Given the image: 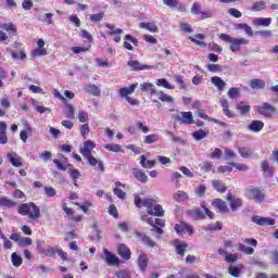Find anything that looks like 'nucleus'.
I'll return each mask as SVG.
<instances>
[{
	"label": "nucleus",
	"mask_w": 278,
	"mask_h": 278,
	"mask_svg": "<svg viewBox=\"0 0 278 278\" xmlns=\"http://www.w3.org/2000/svg\"><path fill=\"white\" fill-rule=\"evenodd\" d=\"M136 207H147V212L150 216H164V208L162 205L156 204L153 199H143L136 195L135 197Z\"/></svg>",
	"instance_id": "nucleus-1"
},
{
	"label": "nucleus",
	"mask_w": 278,
	"mask_h": 278,
	"mask_svg": "<svg viewBox=\"0 0 278 278\" xmlns=\"http://www.w3.org/2000/svg\"><path fill=\"white\" fill-rule=\"evenodd\" d=\"M17 212L18 214H22V216H28L30 220L40 218V207H38L34 202L21 204Z\"/></svg>",
	"instance_id": "nucleus-2"
},
{
	"label": "nucleus",
	"mask_w": 278,
	"mask_h": 278,
	"mask_svg": "<svg viewBox=\"0 0 278 278\" xmlns=\"http://www.w3.org/2000/svg\"><path fill=\"white\" fill-rule=\"evenodd\" d=\"M219 40H224V42H228L230 45L229 49H230V51H232V53H238V51H240V47H242V45H249V39H247V38L236 39L233 37H230L227 34H220Z\"/></svg>",
	"instance_id": "nucleus-3"
},
{
	"label": "nucleus",
	"mask_w": 278,
	"mask_h": 278,
	"mask_svg": "<svg viewBox=\"0 0 278 278\" xmlns=\"http://www.w3.org/2000/svg\"><path fill=\"white\" fill-rule=\"evenodd\" d=\"M247 199H250V201H254V203L262 204L264 201H266V193H264V190L260 188H249L245 191Z\"/></svg>",
	"instance_id": "nucleus-4"
},
{
	"label": "nucleus",
	"mask_w": 278,
	"mask_h": 278,
	"mask_svg": "<svg viewBox=\"0 0 278 278\" xmlns=\"http://www.w3.org/2000/svg\"><path fill=\"white\" fill-rule=\"evenodd\" d=\"M175 123H180V125H192L194 123V117L192 112H180L173 116Z\"/></svg>",
	"instance_id": "nucleus-5"
},
{
	"label": "nucleus",
	"mask_w": 278,
	"mask_h": 278,
	"mask_svg": "<svg viewBox=\"0 0 278 278\" xmlns=\"http://www.w3.org/2000/svg\"><path fill=\"white\" fill-rule=\"evenodd\" d=\"M256 112L266 118H270L277 109L269 103H263L261 106H257Z\"/></svg>",
	"instance_id": "nucleus-6"
},
{
	"label": "nucleus",
	"mask_w": 278,
	"mask_h": 278,
	"mask_svg": "<svg viewBox=\"0 0 278 278\" xmlns=\"http://www.w3.org/2000/svg\"><path fill=\"white\" fill-rule=\"evenodd\" d=\"M252 223H255V225H260V227H268L275 225V219L254 215L252 216Z\"/></svg>",
	"instance_id": "nucleus-7"
},
{
	"label": "nucleus",
	"mask_w": 278,
	"mask_h": 278,
	"mask_svg": "<svg viewBox=\"0 0 278 278\" xmlns=\"http://www.w3.org/2000/svg\"><path fill=\"white\" fill-rule=\"evenodd\" d=\"M7 160L15 168H21V166H23V159L16 152H9L7 154Z\"/></svg>",
	"instance_id": "nucleus-8"
},
{
	"label": "nucleus",
	"mask_w": 278,
	"mask_h": 278,
	"mask_svg": "<svg viewBox=\"0 0 278 278\" xmlns=\"http://www.w3.org/2000/svg\"><path fill=\"white\" fill-rule=\"evenodd\" d=\"M105 262L109 266H118L121 264V260L110 252L108 249H103Z\"/></svg>",
	"instance_id": "nucleus-9"
},
{
	"label": "nucleus",
	"mask_w": 278,
	"mask_h": 278,
	"mask_svg": "<svg viewBox=\"0 0 278 278\" xmlns=\"http://www.w3.org/2000/svg\"><path fill=\"white\" fill-rule=\"evenodd\" d=\"M226 200L229 202L232 212H236L238 207H242V200L240 198H236L231 192L227 194Z\"/></svg>",
	"instance_id": "nucleus-10"
},
{
	"label": "nucleus",
	"mask_w": 278,
	"mask_h": 278,
	"mask_svg": "<svg viewBox=\"0 0 278 278\" xmlns=\"http://www.w3.org/2000/svg\"><path fill=\"white\" fill-rule=\"evenodd\" d=\"M174 229L176 231V233L180 235V233H189V236H192V233H194V230L192 229V226L186 224V223H180V224H176L174 226Z\"/></svg>",
	"instance_id": "nucleus-11"
},
{
	"label": "nucleus",
	"mask_w": 278,
	"mask_h": 278,
	"mask_svg": "<svg viewBox=\"0 0 278 278\" xmlns=\"http://www.w3.org/2000/svg\"><path fill=\"white\" fill-rule=\"evenodd\" d=\"M94 149V142L91 140L85 141L84 147L80 149V153L85 160L92 156V150Z\"/></svg>",
	"instance_id": "nucleus-12"
},
{
	"label": "nucleus",
	"mask_w": 278,
	"mask_h": 278,
	"mask_svg": "<svg viewBox=\"0 0 278 278\" xmlns=\"http://www.w3.org/2000/svg\"><path fill=\"white\" fill-rule=\"evenodd\" d=\"M53 164H55L58 170H66L68 166H71V164H68V159L62 154H60V160H53Z\"/></svg>",
	"instance_id": "nucleus-13"
},
{
	"label": "nucleus",
	"mask_w": 278,
	"mask_h": 278,
	"mask_svg": "<svg viewBox=\"0 0 278 278\" xmlns=\"http://www.w3.org/2000/svg\"><path fill=\"white\" fill-rule=\"evenodd\" d=\"M128 66L131 68V71H147V68H154L153 65H144L141 64L139 61H128Z\"/></svg>",
	"instance_id": "nucleus-14"
},
{
	"label": "nucleus",
	"mask_w": 278,
	"mask_h": 278,
	"mask_svg": "<svg viewBox=\"0 0 278 278\" xmlns=\"http://www.w3.org/2000/svg\"><path fill=\"white\" fill-rule=\"evenodd\" d=\"M213 207L219 210L223 214H227L229 212V207L227 206V202L222 199H215L212 203Z\"/></svg>",
	"instance_id": "nucleus-15"
},
{
	"label": "nucleus",
	"mask_w": 278,
	"mask_h": 278,
	"mask_svg": "<svg viewBox=\"0 0 278 278\" xmlns=\"http://www.w3.org/2000/svg\"><path fill=\"white\" fill-rule=\"evenodd\" d=\"M273 23L270 17H256L252 21L254 27H268Z\"/></svg>",
	"instance_id": "nucleus-16"
},
{
	"label": "nucleus",
	"mask_w": 278,
	"mask_h": 278,
	"mask_svg": "<svg viewBox=\"0 0 278 278\" xmlns=\"http://www.w3.org/2000/svg\"><path fill=\"white\" fill-rule=\"evenodd\" d=\"M249 131H253V134H260L264 129V122L262 121H252L248 125Z\"/></svg>",
	"instance_id": "nucleus-17"
},
{
	"label": "nucleus",
	"mask_w": 278,
	"mask_h": 278,
	"mask_svg": "<svg viewBox=\"0 0 278 278\" xmlns=\"http://www.w3.org/2000/svg\"><path fill=\"white\" fill-rule=\"evenodd\" d=\"M117 253L123 260H131V250L124 243L118 245Z\"/></svg>",
	"instance_id": "nucleus-18"
},
{
	"label": "nucleus",
	"mask_w": 278,
	"mask_h": 278,
	"mask_svg": "<svg viewBox=\"0 0 278 278\" xmlns=\"http://www.w3.org/2000/svg\"><path fill=\"white\" fill-rule=\"evenodd\" d=\"M87 162L92 167L98 166L97 169L100 170V173H103V170H105V167L103 166V162H101V160H98L92 155L87 157Z\"/></svg>",
	"instance_id": "nucleus-19"
},
{
	"label": "nucleus",
	"mask_w": 278,
	"mask_h": 278,
	"mask_svg": "<svg viewBox=\"0 0 278 278\" xmlns=\"http://www.w3.org/2000/svg\"><path fill=\"white\" fill-rule=\"evenodd\" d=\"M211 83L213 84V86H215V88H217L219 92H223V90H225L227 86V83H225V80H223V78L218 76L212 77Z\"/></svg>",
	"instance_id": "nucleus-20"
},
{
	"label": "nucleus",
	"mask_w": 278,
	"mask_h": 278,
	"mask_svg": "<svg viewBox=\"0 0 278 278\" xmlns=\"http://www.w3.org/2000/svg\"><path fill=\"white\" fill-rule=\"evenodd\" d=\"M137 264L141 273H144L147 270V266H149V257H147V254H140L137 260Z\"/></svg>",
	"instance_id": "nucleus-21"
},
{
	"label": "nucleus",
	"mask_w": 278,
	"mask_h": 278,
	"mask_svg": "<svg viewBox=\"0 0 278 278\" xmlns=\"http://www.w3.org/2000/svg\"><path fill=\"white\" fill-rule=\"evenodd\" d=\"M132 175L138 181H140V184H147V181H149L147 174L138 168H132Z\"/></svg>",
	"instance_id": "nucleus-22"
},
{
	"label": "nucleus",
	"mask_w": 278,
	"mask_h": 278,
	"mask_svg": "<svg viewBox=\"0 0 278 278\" xmlns=\"http://www.w3.org/2000/svg\"><path fill=\"white\" fill-rule=\"evenodd\" d=\"M174 245L176 248L177 255L184 257L186 255V249H188V244H186L184 241H175Z\"/></svg>",
	"instance_id": "nucleus-23"
},
{
	"label": "nucleus",
	"mask_w": 278,
	"mask_h": 278,
	"mask_svg": "<svg viewBox=\"0 0 278 278\" xmlns=\"http://www.w3.org/2000/svg\"><path fill=\"white\" fill-rule=\"evenodd\" d=\"M189 40H191V42H194L195 45H198V47H201L202 49H205V47H207V43L201 40H205V35L203 34H198L195 35V37H189Z\"/></svg>",
	"instance_id": "nucleus-24"
},
{
	"label": "nucleus",
	"mask_w": 278,
	"mask_h": 278,
	"mask_svg": "<svg viewBox=\"0 0 278 278\" xmlns=\"http://www.w3.org/2000/svg\"><path fill=\"white\" fill-rule=\"evenodd\" d=\"M85 90L88 94H91V97H100L101 96V88H99L97 85H87L85 87Z\"/></svg>",
	"instance_id": "nucleus-25"
},
{
	"label": "nucleus",
	"mask_w": 278,
	"mask_h": 278,
	"mask_svg": "<svg viewBox=\"0 0 278 278\" xmlns=\"http://www.w3.org/2000/svg\"><path fill=\"white\" fill-rule=\"evenodd\" d=\"M139 27L141 29H147V31H151V34H157V31H160V29L157 28V25H155V23L141 22L139 24Z\"/></svg>",
	"instance_id": "nucleus-26"
},
{
	"label": "nucleus",
	"mask_w": 278,
	"mask_h": 278,
	"mask_svg": "<svg viewBox=\"0 0 278 278\" xmlns=\"http://www.w3.org/2000/svg\"><path fill=\"white\" fill-rule=\"evenodd\" d=\"M68 175L73 179L74 186H77V179L81 177V173H79V169L73 168V165H67Z\"/></svg>",
	"instance_id": "nucleus-27"
},
{
	"label": "nucleus",
	"mask_w": 278,
	"mask_h": 278,
	"mask_svg": "<svg viewBox=\"0 0 278 278\" xmlns=\"http://www.w3.org/2000/svg\"><path fill=\"white\" fill-rule=\"evenodd\" d=\"M136 88H138V84L130 85L127 88H121L119 96L125 97V99H127V97H129V94H134V92H136Z\"/></svg>",
	"instance_id": "nucleus-28"
},
{
	"label": "nucleus",
	"mask_w": 278,
	"mask_h": 278,
	"mask_svg": "<svg viewBox=\"0 0 278 278\" xmlns=\"http://www.w3.org/2000/svg\"><path fill=\"white\" fill-rule=\"evenodd\" d=\"M140 88H141L142 92H150L151 97H153V94L157 93V90H155V85L151 84V83H142L140 85Z\"/></svg>",
	"instance_id": "nucleus-29"
},
{
	"label": "nucleus",
	"mask_w": 278,
	"mask_h": 278,
	"mask_svg": "<svg viewBox=\"0 0 278 278\" xmlns=\"http://www.w3.org/2000/svg\"><path fill=\"white\" fill-rule=\"evenodd\" d=\"M212 186L220 194L227 192V185H225L223 180H212Z\"/></svg>",
	"instance_id": "nucleus-30"
},
{
	"label": "nucleus",
	"mask_w": 278,
	"mask_h": 278,
	"mask_svg": "<svg viewBox=\"0 0 278 278\" xmlns=\"http://www.w3.org/2000/svg\"><path fill=\"white\" fill-rule=\"evenodd\" d=\"M250 88H252V90H262L266 88V83L262 79L255 78L250 81Z\"/></svg>",
	"instance_id": "nucleus-31"
},
{
	"label": "nucleus",
	"mask_w": 278,
	"mask_h": 278,
	"mask_svg": "<svg viewBox=\"0 0 278 278\" xmlns=\"http://www.w3.org/2000/svg\"><path fill=\"white\" fill-rule=\"evenodd\" d=\"M266 1L260 0L252 4L250 8L251 12H262V10H266Z\"/></svg>",
	"instance_id": "nucleus-32"
},
{
	"label": "nucleus",
	"mask_w": 278,
	"mask_h": 278,
	"mask_svg": "<svg viewBox=\"0 0 278 278\" xmlns=\"http://www.w3.org/2000/svg\"><path fill=\"white\" fill-rule=\"evenodd\" d=\"M200 168L204 173H210V172L216 173V169L214 168V164H212V162H210V161L202 162L200 164Z\"/></svg>",
	"instance_id": "nucleus-33"
},
{
	"label": "nucleus",
	"mask_w": 278,
	"mask_h": 278,
	"mask_svg": "<svg viewBox=\"0 0 278 278\" xmlns=\"http://www.w3.org/2000/svg\"><path fill=\"white\" fill-rule=\"evenodd\" d=\"M237 110L240 112L242 116H244L251 112V105H248L244 102H239L237 104Z\"/></svg>",
	"instance_id": "nucleus-34"
},
{
	"label": "nucleus",
	"mask_w": 278,
	"mask_h": 278,
	"mask_svg": "<svg viewBox=\"0 0 278 278\" xmlns=\"http://www.w3.org/2000/svg\"><path fill=\"white\" fill-rule=\"evenodd\" d=\"M243 268H244V267H243L242 265L230 266V267L228 268V273H229V275H231L232 277L238 278V277H240V273H242V269H243Z\"/></svg>",
	"instance_id": "nucleus-35"
},
{
	"label": "nucleus",
	"mask_w": 278,
	"mask_h": 278,
	"mask_svg": "<svg viewBox=\"0 0 278 278\" xmlns=\"http://www.w3.org/2000/svg\"><path fill=\"white\" fill-rule=\"evenodd\" d=\"M220 105L224 110V114L228 116V118H231V116H233V112L229 110V101L227 99H222Z\"/></svg>",
	"instance_id": "nucleus-36"
},
{
	"label": "nucleus",
	"mask_w": 278,
	"mask_h": 278,
	"mask_svg": "<svg viewBox=\"0 0 278 278\" xmlns=\"http://www.w3.org/2000/svg\"><path fill=\"white\" fill-rule=\"evenodd\" d=\"M140 164H141L142 168H153V166H155V160L148 161L147 156L141 155Z\"/></svg>",
	"instance_id": "nucleus-37"
},
{
	"label": "nucleus",
	"mask_w": 278,
	"mask_h": 278,
	"mask_svg": "<svg viewBox=\"0 0 278 278\" xmlns=\"http://www.w3.org/2000/svg\"><path fill=\"white\" fill-rule=\"evenodd\" d=\"M154 94H157L160 101H163L164 103H173L174 101L173 97L164 93L163 91H156Z\"/></svg>",
	"instance_id": "nucleus-38"
},
{
	"label": "nucleus",
	"mask_w": 278,
	"mask_h": 278,
	"mask_svg": "<svg viewBox=\"0 0 278 278\" xmlns=\"http://www.w3.org/2000/svg\"><path fill=\"white\" fill-rule=\"evenodd\" d=\"M104 149H106V151H111L112 153H121V151H123L121 146L116 143H108L104 146Z\"/></svg>",
	"instance_id": "nucleus-39"
},
{
	"label": "nucleus",
	"mask_w": 278,
	"mask_h": 278,
	"mask_svg": "<svg viewBox=\"0 0 278 278\" xmlns=\"http://www.w3.org/2000/svg\"><path fill=\"white\" fill-rule=\"evenodd\" d=\"M105 27L111 30V31H109V36L123 34V29L116 28V26L114 24H105Z\"/></svg>",
	"instance_id": "nucleus-40"
},
{
	"label": "nucleus",
	"mask_w": 278,
	"mask_h": 278,
	"mask_svg": "<svg viewBox=\"0 0 278 278\" xmlns=\"http://www.w3.org/2000/svg\"><path fill=\"white\" fill-rule=\"evenodd\" d=\"M236 28L243 29L248 36L253 37V28H251V26L248 24H237Z\"/></svg>",
	"instance_id": "nucleus-41"
},
{
	"label": "nucleus",
	"mask_w": 278,
	"mask_h": 278,
	"mask_svg": "<svg viewBox=\"0 0 278 278\" xmlns=\"http://www.w3.org/2000/svg\"><path fill=\"white\" fill-rule=\"evenodd\" d=\"M11 260H12L13 266H15L16 268H18V266H21V264H23V257H21V255L16 254V252H14L11 255Z\"/></svg>",
	"instance_id": "nucleus-42"
},
{
	"label": "nucleus",
	"mask_w": 278,
	"mask_h": 278,
	"mask_svg": "<svg viewBox=\"0 0 278 278\" xmlns=\"http://www.w3.org/2000/svg\"><path fill=\"white\" fill-rule=\"evenodd\" d=\"M211 160H220L223 157V150L215 148L210 154Z\"/></svg>",
	"instance_id": "nucleus-43"
},
{
	"label": "nucleus",
	"mask_w": 278,
	"mask_h": 278,
	"mask_svg": "<svg viewBox=\"0 0 278 278\" xmlns=\"http://www.w3.org/2000/svg\"><path fill=\"white\" fill-rule=\"evenodd\" d=\"M174 201H188V193L178 191L173 195Z\"/></svg>",
	"instance_id": "nucleus-44"
},
{
	"label": "nucleus",
	"mask_w": 278,
	"mask_h": 278,
	"mask_svg": "<svg viewBox=\"0 0 278 278\" xmlns=\"http://www.w3.org/2000/svg\"><path fill=\"white\" fill-rule=\"evenodd\" d=\"M160 140V135L153 134V135H148L144 138V143L146 144H153V142H157Z\"/></svg>",
	"instance_id": "nucleus-45"
},
{
	"label": "nucleus",
	"mask_w": 278,
	"mask_h": 278,
	"mask_svg": "<svg viewBox=\"0 0 278 278\" xmlns=\"http://www.w3.org/2000/svg\"><path fill=\"white\" fill-rule=\"evenodd\" d=\"M238 152L241 155V157H251L253 155V151L249 148H238Z\"/></svg>",
	"instance_id": "nucleus-46"
},
{
	"label": "nucleus",
	"mask_w": 278,
	"mask_h": 278,
	"mask_svg": "<svg viewBox=\"0 0 278 278\" xmlns=\"http://www.w3.org/2000/svg\"><path fill=\"white\" fill-rule=\"evenodd\" d=\"M192 137L194 138V140H203V138L207 137V131L203 129L197 130L192 134Z\"/></svg>",
	"instance_id": "nucleus-47"
},
{
	"label": "nucleus",
	"mask_w": 278,
	"mask_h": 278,
	"mask_svg": "<svg viewBox=\"0 0 278 278\" xmlns=\"http://www.w3.org/2000/svg\"><path fill=\"white\" fill-rule=\"evenodd\" d=\"M15 205L16 204L8 198H1L0 199V206L1 207H14Z\"/></svg>",
	"instance_id": "nucleus-48"
},
{
	"label": "nucleus",
	"mask_w": 278,
	"mask_h": 278,
	"mask_svg": "<svg viewBox=\"0 0 278 278\" xmlns=\"http://www.w3.org/2000/svg\"><path fill=\"white\" fill-rule=\"evenodd\" d=\"M260 168L263 173H268L269 175H273V170L270 169V164H268V161H262L260 163Z\"/></svg>",
	"instance_id": "nucleus-49"
},
{
	"label": "nucleus",
	"mask_w": 278,
	"mask_h": 278,
	"mask_svg": "<svg viewBox=\"0 0 278 278\" xmlns=\"http://www.w3.org/2000/svg\"><path fill=\"white\" fill-rule=\"evenodd\" d=\"M207 190V187H205V185H200L198 187L194 188V193L197 194V197H205V192Z\"/></svg>",
	"instance_id": "nucleus-50"
},
{
	"label": "nucleus",
	"mask_w": 278,
	"mask_h": 278,
	"mask_svg": "<svg viewBox=\"0 0 278 278\" xmlns=\"http://www.w3.org/2000/svg\"><path fill=\"white\" fill-rule=\"evenodd\" d=\"M239 251L245 253L247 255H253V253H255V249L249 248L242 243L239 244Z\"/></svg>",
	"instance_id": "nucleus-51"
},
{
	"label": "nucleus",
	"mask_w": 278,
	"mask_h": 278,
	"mask_svg": "<svg viewBox=\"0 0 278 278\" xmlns=\"http://www.w3.org/2000/svg\"><path fill=\"white\" fill-rule=\"evenodd\" d=\"M235 166L229 163L228 165H222L217 168V173H231Z\"/></svg>",
	"instance_id": "nucleus-52"
},
{
	"label": "nucleus",
	"mask_w": 278,
	"mask_h": 278,
	"mask_svg": "<svg viewBox=\"0 0 278 278\" xmlns=\"http://www.w3.org/2000/svg\"><path fill=\"white\" fill-rule=\"evenodd\" d=\"M156 85L157 86H163V88H167V90H174L175 89V87L170 86V84H168V80H166L164 78L157 79Z\"/></svg>",
	"instance_id": "nucleus-53"
},
{
	"label": "nucleus",
	"mask_w": 278,
	"mask_h": 278,
	"mask_svg": "<svg viewBox=\"0 0 278 278\" xmlns=\"http://www.w3.org/2000/svg\"><path fill=\"white\" fill-rule=\"evenodd\" d=\"M228 97L230 99H237V97H240V89L232 87L228 90Z\"/></svg>",
	"instance_id": "nucleus-54"
},
{
	"label": "nucleus",
	"mask_w": 278,
	"mask_h": 278,
	"mask_svg": "<svg viewBox=\"0 0 278 278\" xmlns=\"http://www.w3.org/2000/svg\"><path fill=\"white\" fill-rule=\"evenodd\" d=\"M104 16H105V13H103V12L97 13V14H92L90 16V21H91V23H100V21H103Z\"/></svg>",
	"instance_id": "nucleus-55"
},
{
	"label": "nucleus",
	"mask_w": 278,
	"mask_h": 278,
	"mask_svg": "<svg viewBox=\"0 0 278 278\" xmlns=\"http://www.w3.org/2000/svg\"><path fill=\"white\" fill-rule=\"evenodd\" d=\"M115 276L117 278H131V273L127 269H122L119 271H115Z\"/></svg>",
	"instance_id": "nucleus-56"
},
{
	"label": "nucleus",
	"mask_w": 278,
	"mask_h": 278,
	"mask_svg": "<svg viewBox=\"0 0 278 278\" xmlns=\"http://www.w3.org/2000/svg\"><path fill=\"white\" fill-rule=\"evenodd\" d=\"M52 155H53V154H52L50 151H43V152H41V153L39 154V159H40L42 162L47 163V162H49V160H51Z\"/></svg>",
	"instance_id": "nucleus-57"
},
{
	"label": "nucleus",
	"mask_w": 278,
	"mask_h": 278,
	"mask_svg": "<svg viewBox=\"0 0 278 278\" xmlns=\"http://www.w3.org/2000/svg\"><path fill=\"white\" fill-rule=\"evenodd\" d=\"M48 51L46 48H37L34 50L33 55L34 58H42V55H47Z\"/></svg>",
	"instance_id": "nucleus-58"
},
{
	"label": "nucleus",
	"mask_w": 278,
	"mask_h": 278,
	"mask_svg": "<svg viewBox=\"0 0 278 278\" xmlns=\"http://www.w3.org/2000/svg\"><path fill=\"white\" fill-rule=\"evenodd\" d=\"M66 111H65V116L67 118H75V108H73L72 104H67L66 106Z\"/></svg>",
	"instance_id": "nucleus-59"
},
{
	"label": "nucleus",
	"mask_w": 278,
	"mask_h": 278,
	"mask_svg": "<svg viewBox=\"0 0 278 278\" xmlns=\"http://www.w3.org/2000/svg\"><path fill=\"white\" fill-rule=\"evenodd\" d=\"M40 253L43 255H47L48 257H55V249L54 248H48L40 250Z\"/></svg>",
	"instance_id": "nucleus-60"
},
{
	"label": "nucleus",
	"mask_w": 278,
	"mask_h": 278,
	"mask_svg": "<svg viewBox=\"0 0 278 278\" xmlns=\"http://www.w3.org/2000/svg\"><path fill=\"white\" fill-rule=\"evenodd\" d=\"M228 14H230V16H233V18H241L242 17V12H240L238 9L236 8H231L228 10Z\"/></svg>",
	"instance_id": "nucleus-61"
},
{
	"label": "nucleus",
	"mask_w": 278,
	"mask_h": 278,
	"mask_svg": "<svg viewBox=\"0 0 278 278\" xmlns=\"http://www.w3.org/2000/svg\"><path fill=\"white\" fill-rule=\"evenodd\" d=\"M43 190H45L46 197H49V198H53L58 193L55 191V188L53 187H45Z\"/></svg>",
	"instance_id": "nucleus-62"
},
{
	"label": "nucleus",
	"mask_w": 278,
	"mask_h": 278,
	"mask_svg": "<svg viewBox=\"0 0 278 278\" xmlns=\"http://www.w3.org/2000/svg\"><path fill=\"white\" fill-rule=\"evenodd\" d=\"M236 152L229 150L228 148L225 149V160H236Z\"/></svg>",
	"instance_id": "nucleus-63"
},
{
	"label": "nucleus",
	"mask_w": 278,
	"mask_h": 278,
	"mask_svg": "<svg viewBox=\"0 0 278 278\" xmlns=\"http://www.w3.org/2000/svg\"><path fill=\"white\" fill-rule=\"evenodd\" d=\"M1 27L5 31H14V33H16V26L14 24H12V23L2 24Z\"/></svg>",
	"instance_id": "nucleus-64"
}]
</instances>
